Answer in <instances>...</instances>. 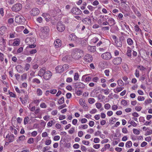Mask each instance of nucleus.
<instances>
[{"mask_svg":"<svg viewBox=\"0 0 152 152\" xmlns=\"http://www.w3.org/2000/svg\"><path fill=\"white\" fill-rule=\"evenodd\" d=\"M83 51L80 49L76 48L72 51L71 56L72 58L75 59H78L82 56Z\"/></svg>","mask_w":152,"mask_h":152,"instance_id":"obj_1","label":"nucleus"},{"mask_svg":"<svg viewBox=\"0 0 152 152\" xmlns=\"http://www.w3.org/2000/svg\"><path fill=\"white\" fill-rule=\"evenodd\" d=\"M22 8V4L20 3H17L13 6L12 10L13 12H18L20 11Z\"/></svg>","mask_w":152,"mask_h":152,"instance_id":"obj_2","label":"nucleus"},{"mask_svg":"<svg viewBox=\"0 0 152 152\" xmlns=\"http://www.w3.org/2000/svg\"><path fill=\"white\" fill-rule=\"evenodd\" d=\"M57 29L58 31L60 32H63L64 30L65 26L61 21H59L57 23Z\"/></svg>","mask_w":152,"mask_h":152,"instance_id":"obj_3","label":"nucleus"},{"mask_svg":"<svg viewBox=\"0 0 152 152\" xmlns=\"http://www.w3.org/2000/svg\"><path fill=\"white\" fill-rule=\"evenodd\" d=\"M71 12L76 15H80L82 14V11L78 7H73L71 9Z\"/></svg>","mask_w":152,"mask_h":152,"instance_id":"obj_4","label":"nucleus"},{"mask_svg":"<svg viewBox=\"0 0 152 152\" xmlns=\"http://www.w3.org/2000/svg\"><path fill=\"white\" fill-rule=\"evenodd\" d=\"M15 21L17 23H23L25 21V18L22 16H18L15 17Z\"/></svg>","mask_w":152,"mask_h":152,"instance_id":"obj_5","label":"nucleus"},{"mask_svg":"<svg viewBox=\"0 0 152 152\" xmlns=\"http://www.w3.org/2000/svg\"><path fill=\"white\" fill-rule=\"evenodd\" d=\"M101 57L103 59L106 60H109L112 57L111 53L108 52L103 53Z\"/></svg>","mask_w":152,"mask_h":152,"instance_id":"obj_6","label":"nucleus"},{"mask_svg":"<svg viewBox=\"0 0 152 152\" xmlns=\"http://www.w3.org/2000/svg\"><path fill=\"white\" fill-rule=\"evenodd\" d=\"M52 74L50 71H46L44 75L43 76L44 79L46 80H49L51 77Z\"/></svg>","mask_w":152,"mask_h":152,"instance_id":"obj_7","label":"nucleus"},{"mask_svg":"<svg viewBox=\"0 0 152 152\" xmlns=\"http://www.w3.org/2000/svg\"><path fill=\"white\" fill-rule=\"evenodd\" d=\"M69 39L74 42H77L78 39V37L75 35V34H72L69 35Z\"/></svg>","mask_w":152,"mask_h":152,"instance_id":"obj_8","label":"nucleus"},{"mask_svg":"<svg viewBox=\"0 0 152 152\" xmlns=\"http://www.w3.org/2000/svg\"><path fill=\"white\" fill-rule=\"evenodd\" d=\"M39 13V10L37 8H33L30 12V14L34 16L38 15Z\"/></svg>","mask_w":152,"mask_h":152,"instance_id":"obj_9","label":"nucleus"},{"mask_svg":"<svg viewBox=\"0 0 152 152\" xmlns=\"http://www.w3.org/2000/svg\"><path fill=\"white\" fill-rule=\"evenodd\" d=\"M74 87L75 88H84L85 85L81 82L77 83L74 84Z\"/></svg>","mask_w":152,"mask_h":152,"instance_id":"obj_10","label":"nucleus"},{"mask_svg":"<svg viewBox=\"0 0 152 152\" xmlns=\"http://www.w3.org/2000/svg\"><path fill=\"white\" fill-rule=\"evenodd\" d=\"M122 61V59L121 57H117L113 60V62L114 65H118L121 63Z\"/></svg>","mask_w":152,"mask_h":152,"instance_id":"obj_11","label":"nucleus"},{"mask_svg":"<svg viewBox=\"0 0 152 152\" xmlns=\"http://www.w3.org/2000/svg\"><path fill=\"white\" fill-rule=\"evenodd\" d=\"M84 59L86 61L88 62H91L93 60L92 56L89 54H87L85 55Z\"/></svg>","mask_w":152,"mask_h":152,"instance_id":"obj_12","label":"nucleus"},{"mask_svg":"<svg viewBox=\"0 0 152 152\" xmlns=\"http://www.w3.org/2000/svg\"><path fill=\"white\" fill-rule=\"evenodd\" d=\"M7 141H8L9 142H12L14 140V136L13 134L10 135L9 134H8L6 137Z\"/></svg>","mask_w":152,"mask_h":152,"instance_id":"obj_13","label":"nucleus"},{"mask_svg":"<svg viewBox=\"0 0 152 152\" xmlns=\"http://www.w3.org/2000/svg\"><path fill=\"white\" fill-rule=\"evenodd\" d=\"M46 69L45 67H43L40 69L38 72V75L40 77L43 76L46 72Z\"/></svg>","mask_w":152,"mask_h":152,"instance_id":"obj_14","label":"nucleus"},{"mask_svg":"<svg viewBox=\"0 0 152 152\" xmlns=\"http://www.w3.org/2000/svg\"><path fill=\"white\" fill-rule=\"evenodd\" d=\"M54 44L56 48H58L61 46V41L60 39H57L54 42Z\"/></svg>","mask_w":152,"mask_h":152,"instance_id":"obj_15","label":"nucleus"},{"mask_svg":"<svg viewBox=\"0 0 152 152\" xmlns=\"http://www.w3.org/2000/svg\"><path fill=\"white\" fill-rule=\"evenodd\" d=\"M82 22L86 24H89L91 22V20L88 18H85L82 20Z\"/></svg>","mask_w":152,"mask_h":152,"instance_id":"obj_16","label":"nucleus"},{"mask_svg":"<svg viewBox=\"0 0 152 152\" xmlns=\"http://www.w3.org/2000/svg\"><path fill=\"white\" fill-rule=\"evenodd\" d=\"M55 69L56 72L59 73H61L64 70V69H63V67L62 66H58Z\"/></svg>","mask_w":152,"mask_h":152,"instance_id":"obj_17","label":"nucleus"},{"mask_svg":"<svg viewBox=\"0 0 152 152\" xmlns=\"http://www.w3.org/2000/svg\"><path fill=\"white\" fill-rule=\"evenodd\" d=\"M89 74H86L85 75H83L82 78V80H83L85 79V81L86 82H89L91 80V77L88 76L85 78V77L86 76L89 75Z\"/></svg>","mask_w":152,"mask_h":152,"instance_id":"obj_18","label":"nucleus"},{"mask_svg":"<svg viewBox=\"0 0 152 152\" xmlns=\"http://www.w3.org/2000/svg\"><path fill=\"white\" fill-rule=\"evenodd\" d=\"M41 30L42 32L44 33L45 34H46L49 31V29L48 27L45 26L42 27L41 28Z\"/></svg>","mask_w":152,"mask_h":152,"instance_id":"obj_19","label":"nucleus"},{"mask_svg":"<svg viewBox=\"0 0 152 152\" xmlns=\"http://www.w3.org/2000/svg\"><path fill=\"white\" fill-rule=\"evenodd\" d=\"M88 50L91 52H94L96 51V46H91L88 45Z\"/></svg>","mask_w":152,"mask_h":152,"instance_id":"obj_20","label":"nucleus"},{"mask_svg":"<svg viewBox=\"0 0 152 152\" xmlns=\"http://www.w3.org/2000/svg\"><path fill=\"white\" fill-rule=\"evenodd\" d=\"M42 16L45 18L47 21H49L50 20V17L48 14L45 13H43Z\"/></svg>","mask_w":152,"mask_h":152,"instance_id":"obj_21","label":"nucleus"},{"mask_svg":"<svg viewBox=\"0 0 152 152\" xmlns=\"http://www.w3.org/2000/svg\"><path fill=\"white\" fill-rule=\"evenodd\" d=\"M17 71L20 73H22L23 71V68L20 65H17L15 67Z\"/></svg>","mask_w":152,"mask_h":152,"instance_id":"obj_22","label":"nucleus"},{"mask_svg":"<svg viewBox=\"0 0 152 152\" xmlns=\"http://www.w3.org/2000/svg\"><path fill=\"white\" fill-rule=\"evenodd\" d=\"M133 10L134 13L138 17H140L141 16L140 13L137 11V8L135 7H134Z\"/></svg>","mask_w":152,"mask_h":152,"instance_id":"obj_23","label":"nucleus"},{"mask_svg":"<svg viewBox=\"0 0 152 152\" xmlns=\"http://www.w3.org/2000/svg\"><path fill=\"white\" fill-rule=\"evenodd\" d=\"M108 21L111 24V25H109L110 26H113L115 24V20L113 18H110L108 19Z\"/></svg>","mask_w":152,"mask_h":152,"instance_id":"obj_24","label":"nucleus"},{"mask_svg":"<svg viewBox=\"0 0 152 152\" xmlns=\"http://www.w3.org/2000/svg\"><path fill=\"white\" fill-rule=\"evenodd\" d=\"M115 45L118 47H121L122 46V42L118 39L116 40L115 42Z\"/></svg>","mask_w":152,"mask_h":152,"instance_id":"obj_25","label":"nucleus"},{"mask_svg":"<svg viewBox=\"0 0 152 152\" xmlns=\"http://www.w3.org/2000/svg\"><path fill=\"white\" fill-rule=\"evenodd\" d=\"M7 29L6 27L5 26H2L0 28V34H3L5 31Z\"/></svg>","mask_w":152,"mask_h":152,"instance_id":"obj_26","label":"nucleus"},{"mask_svg":"<svg viewBox=\"0 0 152 152\" xmlns=\"http://www.w3.org/2000/svg\"><path fill=\"white\" fill-rule=\"evenodd\" d=\"M64 98L63 97H61L58 100V103L60 104H61L64 103Z\"/></svg>","mask_w":152,"mask_h":152,"instance_id":"obj_27","label":"nucleus"},{"mask_svg":"<svg viewBox=\"0 0 152 152\" xmlns=\"http://www.w3.org/2000/svg\"><path fill=\"white\" fill-rule=\"evenodd\" d=\"M132 145V143L131 141H127L126 143V147L127 148H129L131 147Z\"/></svg>","mask_w":152,"mask_h":152,"instance_id":"obj_28","label":"nucleus"},{"mask_svg":"<svg viewBox=\"0 0 152 152\" xmlns=\"http://www.w3.org/2000/svg\"><path fill=\"white\" fill-rule=\"evenodd\" d=\"M132 52V50H131L130 48H129L128 49H127V52L126 53V54L128 56L130 57L131 58V53Z\"/></svg>","mask_w":152,"mask_h":152,"instance_id":"obj_29","label":"nucleus"},{"mask_svg":"<svg viewBox=\"0 0 152 152\" xmlns=\"http://www.w3.org/2000/svg\"><path fill=\"white\" fill-rule=\"evenodd\" d=\"M127 42L128 44L130 45H132L133 43V42L132 40L130 38H129L127 39Z\"/></svg>","mask_w":152,"mask_h":152,"instance_id":"obj_30","label":"nucleus"},{"mask_svg":"<svg viewBox=\"0 0 152 152\" xmlns=\"http://www.w3.org/2000/svg\"><path fill=\"white\" fill-rule=\"evenodd\" d=\"M123 90V88L121 87H117L116 90L114 89V91L115 93H118L121 91Z\"/></svg>","mask_w":152,"mask_h":152,"instance_id":"obj_31","label":"nucleus"},{"mask_svg":"<svg viewBox=\"0 0 152 152\" xmlns=\"http://www.w3.org/2000/svg\"><path fill=\"white\" fill-rule=\"evenodd\" d=\"M128 123L131 124V125L133 126L134 127H136L137 126V124L135 123L134 121L133 120L132 121L129 120L128 122Z\"/></svg>","mask_w":152,"mask_h":152,"instance_id":"obj_32","label":"nucleus"},{"mask_svg":"<svg viewBox=\"0 0 152 152\" xmlns=\"http://www.w3.org/2000/svg\"><path fill=\"white\" fill-rule=\"evenodd\" d=\"M32 82L33 83H36L37 84H39L40 83V80L37 78H35L32 80Z\"/></svg>","mask_w":152,"mask_h":152,"instance_id":"obj_33","label":"nucleus"},{"mask_svg":"<svg viewBox=\"0 0 152 152\" xmlns=\"http://www.w3.org/2000/svg\"><path fill=\"white\" fill-rule=\"evenodd\" d=\"M25 136L24 135H22L19 137V138L17 140V141L18 142L20 141L24 140L25 139Z\"/></svg>","mask_w":152,"mask_h":152,"instance_id":"obj_34","label":"nucleus"},{"mask_svg":"<svg viewBox=\"0 0 152 152\" xmlns=\"http://www.w3.org/2000/svg\"><path fill=\"white\" fill-rule=\"evenodd\" d=\"M79 103L82 106L84 105L85 104V100L82 99H80L79 100Z\"/></svg>","mask_w":152,"mask_h":152,"instance_id":"obj_35","label":"nucleus"},{"mask_svg":"<svg viewBox=\"0 0 152 152\" xmlns=\"http://www.w3.org/2000/svg\"><path fill=\"white\" fill-rule=\"evenodd\" d=\"M152 134V129H148L146 132L145 135V136L149 135Z\"/></svg>","mask_w":152,"mask_h":152,"instance_id":"obj_36","label":"nucleus"},{"mask_svg":"<svg viewBox=\"0 0 152 152\" xmlns=\"http://www.w3.org/2000/svg\"><path fill=\"white\" fill-rule=\"evenodd\" d=\"M118 84L120 86H122L124 85V83L121 80H119L117 81Z\"/></svg>","mask_w":152,"mask_h":152,"instance_id":"obj_37","label":"nucleus"},{"mask_svg":"<svg viewBox=\"0 0 152 152\" xmlns=\"http://www.w3.org/2000/svg\"><path fill=\"white\" fill-rule=\"evenodd\" d=\"M28 116H26L25 117L24 120V125L26 124L28 121Z\"/></svg>","mask_w":152,"mask_h":152,"instance_id":"obj_38","label":"nucleus"},{"mask_svg":"<svg viewBox=\"0 0 152 152\" xmlns=\"http://www.w3.org/2000/svg\"><path fill=\"white\" fill-rule=\"evenodd\" d=\"M133 131L134 133L135 134L138 135L140 134L139 131L137 129H134Z\"/></svg>","mask_w":152,"mask_h":152,"instance_id":"obj_39","label":"nucleus"},{"mask_svg":"<svg viewBox=\"0 0 152 152\" xmlns=\"http://www.w3.org/2000/svg\"><path fill=\"white\" fill-rule=\"evenodd\" d=\"M37 94L39 96H40L42 94V91L40 88L37 89Z\"/></svg>","mask_w":152,"mask_h":152,"instance_id":"obj_40","label":"nucleus"},{"mask_svg":"<svg viewBox=\"0 0 152 152\" xmlns=\"http://www.w3.org/2000/svg\"><path fill=\"white\" fill-rule=\"evenodd\" d=\"M79 77V75L78 73L77 72L75 73L74 76V80H78Z\"/></svg>","mask_w":152,"mask_h":152,"instance_id":"obj_41","label":"nucleus"},{"mask_svg":"<svg viewBox=\"0 0 152 152\" xmlns=\"http://www.w3.org/2000/svg\"><path fill=\"white\" fill-rule=\"evenodd\" d=\"M8 92L10 97L14 98H15L16 97V95L15 94L12 92L10 91H9Z\"/></svg>","mask_w":152,"mask_h":152,"instance_id":"obj_42","label":"nucleus"},{"mask_svg":"<svg viewBox=\"0 0 152 152\" xmlns=\"http://www.w3.org/2000/svg\"><path fill=\"white\" fill-rule=\"evenodd\" d=\"M29 39L31 43L34 44L36 42V40L35 38H30Z\"/></svg>","mask_w":152,"mask_h":152,"instance_id":"obj_43","label":"nucleus"},{"mask_svg":"<svg viewBox=\"0 0 152 152\" xmlns=\"http://www.w3.org/2000/svg\"><path fill=\"white\" fill-rule=\"evenodd\" d=\"M36 46V45L32 43L31 44H29V46L27 47L26 48L27 49L28 48H35Z\"/></svg>","mask_w":152,"mask_h":152,"instance_id":"obj_44","label":"nucleus"},{"mask_svg":"<svg viewBox=\"0 0 152 152\" xmlns=\"http://www.w3.org/2000/svg\"><path fill=\"white\" fill-rule=\"evenodd\" d=\"M127 5L124 6L123 7V9L126 12H127L129 10V6H128Z\"/></svg>","mask_w":152,"mask_h":152,"instance_id":"obj_45","label":"nucleus"},{"mask_svg":"<svg viewBox=\"0 0 152 152\" xmlns=\"http://www.w3.org/2000/svg\"><path fill=\"white\" fill-rule=\"evenodd\" d=\"M88 101L90 104H93L95 101V99L93 98H90L88 99Z\"/></svg>","mask_w":152,"mask_h":152,"instance_id":"obj_46","label":"nucleus"},{"mask_svg":"<svg viewBox=\"0 0 152 152\" xmlns=\"http://www.w3.org/2000/svg\"><path fill=\"white\" fill-rule=\"evenodd\" d=\"M34 142V139L33 138H30L28 139L27 142L29 144H31Z\"/></svg>","mask_w":152,"mask_h":152,"instance_id":"obj_47","label":"nucleus"},{"mask_svg":"<svg viewBox=\"0 0 152 152\" xmlns=\"http://www.w3.org/2000/svg\"><path fill=\"white\" fill-rule=\"evenodd\" d=\"M137 68H139L140 70L142 71H144L146 69L143 66L140 65L138 66Z\"/></svg>","mask_w":152,"mask_h":152,"instance_id":"obj_48","label":"nucleus"},{"mask_svg":"<svg viewBox=\"0 0 152 152\" xmlns=\"http://www.w3.org/2000/svg\"><path fill=\"white\" fill-rule=\"evenodd\" d=\"M110 107V105L108 103L105 104L104 106L105 109L107 110L109 109Z\"/></svg>","mask_w":152,"mask_h":152,"instance_id":"obj_49","label":"nucleus"},{"mask_svg":"<svg viewBox=\"0 0 152 152\" xmlns=\"http://www.w3.org/2000/svg\"><path fill=\"white\" fill-rule=\"evenodd\" d=\"M37 52L36 49H32L29 51V53L30 54H33Z\"/></svg>","mask_w":152,"mask_h":152,"instance_id":"obj_50","label":"nucleus"},{"mask_svg":"<svg viewBox=\"0 0 152 152\" xmlns=\"http://www.w3.org/2000/svg\"><path fill=\"white\" fill-rule=\"evenodd\" d=\"M152 102V100L150 99L146 100L145 102V103L146 105L147 104L151 103Z\"/></svg>","mask_w":152,"mask_h":152,"instance_id":"obj_51","label":"nucleus"},{"mask_svg":"<svg viewBox=\"0 0 152 152\" xmlns=\"http://www.w3.org/2000/svg\"><path fill=\"white\" fill-rule=\"evenodd\" d=\"M87 8L91 11H93L95 8L94 7H93L92 6H91V5H89L88 6Z\"/></svg>","mask_w":152,"mask_h":152,"instance_id":"obj_52","label":"nucleus"},{"mask_svg":"<svg viewBox=\"0 0 152 152\" xmlns=\"http://www.w3.org/2000/svg\"><path fill=\"white\" fill-rule=\"evenodd\" d=\"M20 44L19 42L18 41H15L13 43L12 45L14 46H18Z\"/></svg>","mask_w":152,"mask_h":152,"instance_id":"obj_53","label":"nucleus"},{"mask_svg":"<svg viewBox=\"0 0 152 152\" xmlns=\"http://www.w3.org/2000/svg\"><path fill=\"white\" fill-rule=\"evenodd\" d=\"M81 149L83 151H86L87 150L86 147L83 145H81Z\"/></svg>","mask_w":152,"mask_h":152,"instance_id":"obj_54","label":"nucleus"},{"mask_svg":"<svg viewBox=\"0 0 152 152\" xmlns=\"http://www.w3.org/2000/svg\"><path fill=\"white\" fill-rule=\"evenodd\" d=\"M30 67V65L29 64H26L25 65V68L26 71H27Z\"/></svg>","mask_w":152,"mask_h":152,"instance_id":"obj_55","label":"nucleus"},{"mask_svg":"<svg viewBox=\"0 0 152 152\" xmlns=\"http://www.w3.org/2000/svg\"><path fill=\"white\" fill-rule=\"evenodd\" d=\"M96 107L98 109H100L102 106V104L101 103H96Z\"/></svg>","mask_w":152,"mask_h":152,"instance_id":"obj_56","label":"nucleus"},{"mask_svg":"<svg viewBox=\"0 0 152 152\" xmlns=\"http://www.w3.org/2000/svg\"><path fill=\"white\" fill-rule=\"evenodd\" d=\"M110 29L109 26H104L102 28V30L105 31L106 30H109Z\"/></svg>","mask_w":152,"mask_h":152,"instance_id":"obj_57","label":"nucleus"},{"mask_svg":"<svg viewBox=\"0 0 152 152\" xmlns=\"http://www.w3.org/2000/svg\"><path fill=\"white\" fill-rule=\"evenodd\" d=\"M4 60V54L1 53H0V60L1 61H3Z\"/></svg>","mask_w":152,"mask_h":152,"instance_id":"obj_58","label":"nucleus"},{"mask_svg":"<svg viewBox=\"0 0 152 152\" xmlns=\"http://www.w3.org/2000/svg\"><path fill=\"white\" fill-rule=\"evenodd\" d=\"M121 104L124 106H126L127 104V102L126 100H122L121 102Z\"/></svg>","mask_w":152,"mask_h":152,"instance_id":"obj_59","label":"nucleus"},{"mask_svg":"<svg viewBox=\"0 0 152 152\" xmlns=\"http://www.w3.org/2000/svg\"><path fill=\"white\" fill-rule=\"evenodd\" d=\"M145 99V98L142 96H139L138 97L137 99L139 101H143Z\"/></svg>","mask_w":152,"mask_h":152,"instance_id":"obj_60","label":"nucleus"},{"mask_svg":"<svg viewBox=\"0 0 152 152\" xmlns=\"http://www.w3.org/2000/svg\"><path fill=\"white\" fill-rule=\"evenodd\" d=\"M82 142L83 144L87 145H88L90 143L88 141H87L85 140H83Z\"/></svg>","mask_w":152,"mask_h":152,"instance_id":"obj_61","label":"nucleus"},{"mask_svg":"<svg viewBox=\"0 0 152 152\" xmlns=\"http://www.w3.org/2000/svg\"><path fill=\"white\" fill-rule=\"evenodd\" d=\"M100 140L98 138L96 137L94 138V142L95 143H98L99 142Z\"/></svg>","mask_w":152,"mask_h":152,"instance_id":"obj_62","label":"nucleus"},{"mask_svg":"<svg viewBox=\"0 0 152 152\" xmlns=\"http://www.w3.org/2000/svg\"><path fill=\"white\" fill-rule=\"evenodd\" d=\"M139 71L137 69H136L135 72V75L136 77H138L139 76Z\"/></svg>","mask_w":152,"mask_h":152,"instance_id":"obj_63","label":"nucleus"},{"mask_svg":"<svg viewBox=\"0 0 152 152\" xmlns=\"http://www.w3.org/2000/svg\"><path fill=\"white\" fill-rule=\"evenodd\" d=\"M45 0H37V2L39 4H43L44 3Z\"/></svg>","mask_w":152,"mask_h":152,"instance_id":"obj_64","label":"nucleus"}]
</instances>
